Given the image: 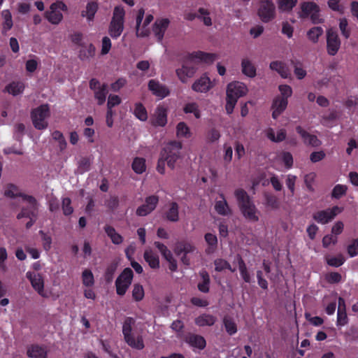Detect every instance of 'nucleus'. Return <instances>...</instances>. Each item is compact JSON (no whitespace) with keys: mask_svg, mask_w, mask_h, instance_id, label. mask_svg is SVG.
<instances>
[{"mask_svg":"<svg viewBox=\"0 0 358 358\" xmlns=\"http://www.w3.org/2000/svg\"><path fill=\"white\" fill-rule=\"evenodd\" d=\"M222 152V159L224 162L226 164L230 163L233 157L232 147L228 143H224L223 145Z\"/></svg>","mask_w":358,"mask_h":358,"instance_id":"obj_56","label":"nucleus"},{"mask_svg":"<svg viewBox=\"0 0 358 358\" xmlns=\"http://www.w3.org/2000/svg\"><path fill=\"white\" fill-rule=\"evenodd\" d=\"M182 143L178 141H170L164 146L157 166V170L159 173H165L166 163L171 169L176 168L177 162L182 158Z\"/></svg>","mask_w":358,"mask_h":358,"instance_id":"obj_2","label":"nucleus"},{"mask_svg":"<svg viewBox=\"0 0 358 358\" xmlns=\"http://www.w3.org/2000/svg\"><path fill=\"white\" fill-rule=\"evenodd\" d=\"M188 343L192 347L202 350L206 346L205 339L200 336L193 335L188 338Z\"/></svg>","mask_w":358,"mask_h":358,"instance_id":"obj_48","label":"nucleus"},{"mask_svg":"<svg viewBox=\"0 0 358 358\" xmlns=\"http://www.w3.org/2000/svg\"><path fill=\"white\" fill-rule=\"evenodd\" d=\"M241 70L242 73L249 78H254L256 76V67L248 58L242 59Z\"/></svg>","mask_w":358,"mask_h":358,"instance_id":"obj_36","label":"nucleus"},{"mask_svg":"<svg viewBox=\"0 0 358 358\" xmlns=\"http://www.w3.org/2000/svg\"><path fill=\"white\" fill-rule=\"evenodd\" d=\"M148 88L153 94L159 98H164L169 94V91L167 87L161 85L155 80H150L148 83Z\"/></svg>","mask_w":358,"mask_h":358,"instance_id":"obj_27","label":"nucleus"},{"mask_svg":"<svg viewBox=\"0 0 358 358\" xmlns=\"http://www.w3.org/2000/svg\"><path fill=\"white\" fill-rule=\"evenodd\" d=\"M183 111L186 114H193L196 119L201 117V112L199 104L196 102L191 101L185 104Z\"/></svg>","mask_w":358,"mask_h":358,"instance_id":"obj_39","label":"nucleus"},{"mask_svg":"<svg viewBox=\"0 0 358 358\" xmlns=\"http://www.w3.org/2000/svg\"><path fill=\"white\" fill-rule=\"evenodd\" d=\"M236 261L242 278L245 282H250L251 280V277L249 272L248 271L245 262L240 256H237Z\"/></svg>","mask_w":358,"mask_h":358,"instance_id":"obj_45","label":"nucleus"},{"mask_svg":"<svg viewBox=\"0 0 358 358\" xmlns=\"http://www.w3.org/2000/svg\"><path fill=\"white\" fill-rule=\"evenodd\" d=\"M176 135L178 138L189 139L192 138L193 133L186 122H180L176 127Z\"/></svg>","mask_w":358,"mask_h":358,"instance_id":"obj_30","label":"nucleus"},{"mask_svg":"<svg viewBox=\"0 0 358 358\" xmlns=\"http://www.w3.org/2000/svg\"><path fill=\"white\" fill-rule=\"evenodd\" d=\"M155 247L159 250L162 257L166 259L169 264V268L171 271H176L178 268L177 261L174 258L171 251L168 248L160 242L155 243Z\"/></svg>","mask_w":358,"mask_h":358,"instance_id":"obj_18","label":"nucleus"},{"mask_svg":"<svg viewBox=\"0 0 358 358\" xmlns=\"http://www.w3.org/2000/svg\"><path fill=\"white\" fill-rule=\"evenodd\" d=\"M297 0H278V10L282 13H289L296 5Z\"/></svg>","mask_w":358,"mask_h":358,"instance_id":"obj_43","label":"nucleus"},{"mask_svg":"<svg viewBox=\"0 0 358 358\" xmlns=\"http://www.w3.org/2000/svg\"><path fill=\"white\" fill-rule=\"evenodd\" d=\"M82 282L85 287H92L94 285V278L92 272L85 269L82 273Z\"/></svg>","mask_w":358,"mask_h":358,"instance_id":"obj_47","label":"nucleus"},{"mask_svg":"<svg viewBox=\"0 0 358 358\" xmlns=\"http://www.w3.org/2000/svg\"><path fill=\"white\" fill-rule=\"evenodd\" d=\"M159 198L157 196L152 195L146 198L145 203L139 206L136 211L138 216H145L150 214L157 206Z\"/></svg>","mask_w":358,"mask_h":358,"instance_id":"obj_19","label":"nucleus"},{"mask_svg":"<svg viewBox=\"0 0 358 358\" xmlns=\"http://www.w3.org/2000/svg\"><path fill=\"white\" fill-rule=\"evenodd\" d=\"M278 90L280 92V96L279 98L285 99L288 100V98L292 96L293 91L292 88L288 85H280L278 86Z\"/></svg>","mask_w":358,"mask_h":358,"instance_id":"obj_60","label":"nucleus"},{"mask_svg":"<svg viewBox=\"0 0 358 358\" xmlns=\"http://www.w3.org/2000/svg\"><path fill=\"white\" fill-rule=\"evenodd\" d=\"M170 24V20L168 18H159L157 19L152 28V31L155 36L159 41H161L164 36L165 31L169 27Z\"/></svg>","mask_w":358,"mask_h":358,"instance_id":"obj_21","label":"nucleus"},{"mask_svg":"<svg viewBox=\"0 0 358 358\" xmlns=\"http://www.w3.org/2000/svg\"><path fill=\"white\" fill-rule=\"evenodd\" d=\"M348 190V187L345 185L338 184L332 189L331 196L335 199H340L345 195Z\"/></svg>","mask_w":358,"mask_h":358,"instance_id":"obj_58","label":"nucleus"},{"mask_svg":"<svg viewBox=\"0 0 358 358\" xmlns=\"http://www.w3.org/2000/svg\"><path fill=\"white\" fill-rule=\"evenodd\" d=\"M215 269L216 271L222 272L229 270L234 273L236 271L235 268H232L229 263L223 259H217L214 261Z\"/></svg>","mask_w":358,"mask_h":358,"instance_id":"obj_46","label":"nucleus"},{"mask_svg":"<svg viewBox=\"0 0 358 358\" xmlns=\"http://www.w3.org/2000/svg\"><path fill=\"white\" fill-rule=\"evenodd\" d=\"M215 321V317L208 314L201 315L195 319V323L199 327L212 326Z\"/></svg>","mask_w":358,"mask_h":358,"instance_id":"obj_41","label":"nucleus"},{"mask_svg":"<svg viewBox=\"0 0 358 358\" xmlns=\"http://www.w3.org/2000/svg\"><path fill=\"white\" fill-rule=\"evenodd\" d=\"M299 16L301 18L309 17L315 24L322 23L323 20L320 17L319 6L313 1L303 2L300 5Z\"/></svg>","mask_w":358,"mask_h":358,"instance_id":"obj_8","label":"nucleus"},{"mask_svg":"<svg viewBox=\"0 0 358 358\" xmlns=\"http://www.w3.org/2000/svg\"><path fill=\"white\" fill-rule=\"evenodd\" d=\"M264 136L273 143H280L285 140L287 131L285 129H278L276 131L271 127L264 130Z\"/></svg>","mask_w":358,"mask_h":358,"instance_id":"obj_22","label":"nucleus"},{"mask_svg":"<svg viewBox=\"0 0 358 358\" xmlns=\"http://www.w3.org/2000/svg\"><path fill=\"white\" fill-rule=\"evenodd\" d=\"M1 15L2 17V33L6 34L13 26L12 15L9 10H3Z\"/></svg>","mask_w":358,"mask_h":358,"instance_id":"obj_35","label":"nucleus"},{"mask_svg":"<svg viewBox=\"0 0 358 358\" xmlns=\"http://www.w3.org/2000/svg\"><path fill=\"white\" fill-rule=\"evenodd\" d=\"M235 196L238 201V206L243 217L250 222H258L260 213L246 192L243 189H237L235 192Z\"/></svg>","mask_w":358,"mask_h":358,"instance_id":"obj_4","label":"nucleus"},{"mask_svg":"<svg viewBox=\"0 0 358 358\" xmlns=\"http://www.w3.org/2000/svg\"><path fill=\"white\" fill-rule=\"evenodd\" d=\"M326 259L329 265L335 267L341 266L345 262V258L342 255H339L336 257H328Z\"/></svg>","mask_w":358,"mask_h":358,"instance_id":"obj_61","label":"nucleus"},{"mask_svg":"<svg viewBox=\"0 0 358 358\" xmlns=\"http://www.w3.org/2000/svg\"><path fill=\"white\" fill-rule=\"evenodd\" d=\"M204 238L206 244L208 245V247L206 249V253L211 254L214 252L217 245V236L213 234L207 233L205 234Z\"/></svg>","mask_w":358,"mask_h":358,"instance_id":"obj_40","label":"nucleus"},{"mask_svg":"<svg viewBox=\"0 0 358 358\" xmlns=\"http://www.w3.org/2000/svg\"><path fill=\"white\" fill-rule=\"evenodd\" d=\"M196 72V69L184 63L181 68L176 69V75L182 83H187L189 78H192Z\"/></svg>","mask_w":358,"mask_h":358,"instance_id":"obj_28","label":"nucleus"},{"mask_svg":"<svg viewBox=\"0 0 358 358\" xmlns=\"http://www.w3.org/2000/svg\"><path fill=\"white\" fill-rule=\"evenodd\" d=\"M288 105V100L275 97L272 103V117L277 119L287 108Z\"/></svg>","mask_w":358,"mask_h":358,"instance_id":"obj_26","label":"nucleus"},{"mask_svg":"<svg viewBox=\"0 0 358 358\" xmlns=\"http://www.w3.org/2000/svg\"><path fill=\"white\" fill-rule=\"evenodd\" d=\"M112 47L110 39L108 36H104L101 40L100 54L101 55H107Z\"/></svg>","mask_w":358,"mask_h":358,"instance_id":"obj_62","label":"nucleus"},{"mask_svg":"<svg viewBox=\"0 0 358 358\" xmlns=\"http://www.w3.org/2000/svg\"><path fill=\"white\" fill-rule=\"evenodd\" d=\"M296 132L301 136L304 143L310 145L313 147H317L320 145V141L316 136L313 135L304 130L301 126L296 128Z\"/></svg>","mask_w":358,"mask_h":358,"instance_id":"obj_29","label":"nucleus"},{"mask_svg":"<svg viewBox=\"0 0 358 358\" xmlns=\"http://www.w3.org/2000/svg\"><path fill=\"white\" fill-rule=\"evenodd\" d=\"M209 15L210 12L204 8H200L198 10V18L202 20L203 23L208 27L212 25V20Z\"/></svg>","mask_w":358,"mask_h":358,"instance_id":"obj_54","label":"nucleus"},{"mask_svg":"<svg viewBox=\"0 0 358 358\" xmlns=\"http://www.w3.org/2000/svg\"><path fill=\"white\" fill-rule=\"evenodd\" d=\"M105 231L114 244H120L122 242L123 238L122 236L117 233L113 227L106 226L105 227Z\"/></svg>","mask_w":358,"mask_h":358,"instance_id":"obj_49","label":"nucleus"},{"mask_svg":"<svg viewBox=\"0 0 358 358\" xmlns=\"http://www.w3.org/2000/svg\"><path fill=\"white\" fill-rule=\"evenodd\" d=\"M175 254L180 257V261L185 265H189L192 255L196 252V248L189 242H178L174 248Z\"/></svg>","mask_w":358,"mask_h":358,"instance_id":"obj_10","label":"nucleus"},{"mask_svg":"<svg viewBox=\"0 0 358 358\" xmlns=\"http://www.w3.org/2000/svg\"><path fill=\"white\" fill-rule=\"evenodd\" d=\"M215 86V80H211L206 74H203L194 80L192 90L197 93H207Z\"/></svg>","mask_w":358,"mask_h":358,"instance_id":"obj_15","label":"nucleus"},{"mask_svg":"<svg viewBox=\"0 0 358 358\" xmlns=\"http://www.w3.org/2000/svg\"><path fill=\"white\" fill-rule=\"evenodd\" d=\"M166 217L171 222H177L179 220L178 205L173 202L169 204L166 212Z\"/></svg>","mask_w":358,"mask_h":358,"instance_id":"obj_42","label":"nucleus"},{"mask_svg":"<svg viewBox=\"0 0 358 358\" xmlns=\"http://www.w3.org/2000/svg\"><path fill=\"white\" fill-rule=\"evenodd\" d=\"M189 58L192 61H199L209 64H212L215 59H217V56L214 53L196 51L191 53Z\"/></svg>","mask_w":358,"mask_h":358,"instance_id":"obj_25","label":"nucleus"},{"mask_svg":"<svg viewBox=\"0 0 358 358\" xmlns=\"http://www.w3.org/2000/svg\"><path fill=\"white\" fill-rule=\"evenodd\" d=\"M134 320L132 318H127L122 327V333L125 342L131 348L136 350H143L145 347L142 335L134 333L132 330Z\"/></svg>","mask_w":358,"mask_h":358,"instance_id":"obj_5","label":"nucleus"},{"mask_svg":"<svg viewBox=\"0 0 358 358\" xmlns=\"http://www.w3.org/2000/svg\"><path fill=\"white\" fill-rule=\"evenodd\" d=\"M271 69L277 71L282 78H287L290 76V71L287 65L280 61H274L270 64Z\"/></svg>","mask_w":358,"mask_h":358,"instance_id":"obj_33","label":"nucleus"},{"mask_svg":"<svg viewBox=\"0 0 358 358\" xmlns=\"http://www.w3.org/2000/svg\"><path fill=\"white\" fill-rule=\"evenodd\" d=\"M327 5L331 10L340 14H343L345 11V6L341 3V0H328Z\"/></svg>","mask_w":358,"mask_h":358,"instance_id":"obj_57","label":"nucleus"},{"mask_svg":"<svg viewBox=\"0 0 358 358\" xmlns=\"http://www.w3.org/2000/svg\"><path fill=\"white\" fill-rule=\"evenodd\" d=\"M144 259L152 268L159 267V259L158 255L151 249L148 248L144 252Z\"/></svg>","mask_w":358,"mask_h":358,"instance_id":"obj_34","label":"nucleus"},{"mask_svg":"<svg viewBox=\"0 0 358 358\" xmlns=\"http://www.w3.org/2000/svg\"><path fill=\"white\" fill-rule=\"evenodd\" d=\"M94 97L97 101V103L99 105H103L106 101V94H107V85L99 88L98 90L94 91Z\"/></svg>","mask_w":358,"mask_h":358,"instance_id":"obj_52","label":"nucleus"},{"mask_svg":"<svg viewBox=\"0 0 358 358\" xmlns=\"http://www.w3.org/2000/svg\"><path fill=\"white\" fill-rule=\"evenodd\" d=\"M134 115L141 121H146L148 120V113L145 108L141 103L135 104Z\"/></svg>","mask_w":358,"mask_h":358,"instance_id":"obj_50","label":"nucleus"},{"mask_svg":"<svg viewBox=\"0 0 358 358\" xmlns=\"http://www.w3.org/2000/svg\"><path fill=\"white\" fill-rule=\"evenodd\" d=\"M145 292L143 287L140 284H135L132 289V297L136 301H141L143 299Z\"/></svg>","mask_w":358,"mask_h":358,"instance_id":"obj_55","label":"nucleus"},{"mask_svg":"<svg viewBox=\"0 0 358 358\" xmlns=\"http://www.w3.org/2000/svg\"><path fill=\"white\" fill-rule=\"evenodd\" d=\"M133 171L137 174H141L146 170L145 159L143 157H136L131 164Z\"/></svg>","mask_w":358,"mask_h":358,"instance_id":"obj_44","label":"nucleus"},{"mask_svg":"<svg viewBox=\"0 0 358 358\" xmlns=\"http://www.w3.org/2000/svg\"><path fill=\"white\" fill-rule=\"evenodd\" d=\"M215 209L217 213L222 215H227L231 213L230 208L223 195H220V199L215 201Z\"/></svg>","mask_w":358,"mask_h":358,"instance_id":"obj_38","label":"nucleus"},{"mask_svg":"<svg viewBox=\"0 0 358 358\" xmlns=\"http://www.w3.org/2000/svg\"><path fill=\"white\" fill-rule=\"evenodd\" d=\"M24 88L25 84L23 82L13 81L6 86V90L13 96H17L24 92Z\"/></svg>","mask_w":358,"mask_h":358,"instance_id":"obj_37","label":"nucleus"},{"mask_svg":"<svg viewBox=\"0 0 358 358\" xmlns=\"http://www.w3.org/2000/svg\"><path fill=\"white\" fill-rule=\"evenodd\" d=\"M50 116V110L48 104H43L31 111V117L34 127L37 129H45L48 126V119Z\"/></svg>","mask_w":358,"mask_h":358,"instance_id":"obj_7","label":"nucleus"},{"mask_svg":"<svg viewBox=\"0 0 358 358\" xmlns=\"http://www.w3.org/2000/svg\"><path fill=\"white\" fill-rule=\"evenodd\" d=\"M96 48L92 43L84 44L80 47L78 56L81 60H87L95 55Z\"/></svg>","mask_w":358,"mask_h":358,"instance_id":"obj_32","label":"nucleus"},{"mask_svg":"<svg viewBox=\"0 0 358 358\" xmlns=\"http://www.w3.org/2000/svg\"><path fill=\"white\" fill-rule=\"evenodd\" d=\"M341 47V40L337 32L333 29L327 31V49L330 55H335Z\"/></svg>","mask_w":358,"mask_h":358,"instance_id":"obj_17","label":"nucleus"},{"mask_svg":"<svg viewBox=\"0 0 358 358\" xmlns=\"http://www.w3.org/2000/svg\"><path fill=\"white\" fill-rule=\"evenodd\" d=\"M6 196L17 199L22 206V211L17 214V218L21 220L24 217L29 219L26 223L27 228L31 227L36 220V202L30 196L22 193L17 187L14 185H8L4 190Z\"/></svg>","mask_w":358,"mask_h":358,"instance_id":"obj_1","label":"nucleus"},{"mask_svg":"<svg viewBox=\"0 0 358 358\" xmlns=\"http://www.w3.org/2000/svg\"><path fill=\"white\" fill-rule=\"evenodd\" d=\"M167 107L159 105L151 115L150 122L154 127H163L167 124Z\"/></svg>","mask_w":358,"mask_h":358,"instance_id":"obj_16","label":"nucleus"},{"mask_svg":"<svg viewBox=\"0 0 358 358\" xmlns=\"http://www.w3.org/2000/svg\"><path fill=\"white\" fill-rule=\"evenodd\" d=\"M133 278V271L129 268H126L118 276L115 281L116 292L118 295H124L129 285L131 283Z\"/></svg>","mask_w":358,"mask_h":358,"instance_id":"obj_12","label":"nucleus"},{"mask_svg":"<svg viewBox=\"0 0 358 358\" xmlns=\"http://www.w3.org/2000/svg\"><path fill=\"white\" fill-rule=\"evenodd\" d=\"M99 9V3L95 1H90L81 10L80 15L89 22H92Z\"/></svg>","mask_w":358,"mask_h":358,"instance_id":"obj_24","label":"nucleus"},{"mask_svg":"<svg viewBox=\"0 0 358 358\" xmlns=\"http://www.w3.org/2000/svg\"><path fill=\"white\" fill-rule=\"evenodd\" d=\"M348 253L351 257L358 255V237L353 239L348 245Z\"/></svg>","mask_w":358,"mask_h":358,"instance_id":"obj_64","label":"nucleus"},{"mask_svg":"<svg viewBox=\"0 0 358 358\" xmlns=\"http://www.w3.org/2000/svg\"><path fill=\"white\" fill-rule=\"evenodd\" d=\"M343 210V207L335 206L331 208L315 213L313 215V219L318 223L325 224L334 220V217L341 213Z\"/></svg>","mask_w":358,"mask_h":358,"instance_id":"obj_13","label":"nucleus"},{"mask_svg":"<svg viewBox=\"0 0 358 358\" xmlns=\"http://www.w3.org/2000/svg\"><path fill=\"white\" fill-rule=\"evenodd\" d=\"M27 355L30 358H47L46 349L38 345H31L27 348Z\"/></svg>","mask_w":358,"mask_h":358,"instance_id":"obj_31","label":"nucleus"},{"mask_svg":"<svg viewBox=\"0 0 358 358\" xmlns=\"http://www.w3.org/2000/svg\"><path fill=\"white\" fill-rule=\"evenodd\" d=\"M68 7L62 1L52 3L45 13V18L52 24H58L63 20V12H66Z\"/></svg>","mask_w":358,"mask_h":358,"instance_id":"obj_9","label":"nucleus"},{"mask_svg":"<svg viewBox=\"0 0 358 358\" xmlns=\"http://www.w3.org/2000/svg\"><path fill=\"white\" fill-rule=\"evenodd\" d=\"M293 157L289 152L281 151L278 152L273 159V165L276 167L283 166L289 169L293 166Z\"/></svg>","mask_w":358,"mask_h":358,"instance_id":"obj_20","label":"nucleus"},{"mask_svg":"<svg viewBox=\"0 0 358 358\" xmlns=\"http://www.w3.org/2000/svg\"><path fill=\"white\" fill-rule=\"evenodd\" d=\"M33 289L42 297L48 298L49 294L44 289V276L36 271H28L26 273Z\"/></svg>","mask_w":358,"mask_h":358,"instance_id":"obj_11","label":"nucleus"},{"mask_svg":"<svg viewBox=\"0 0 358 358\" xmlns=\"http://www.w3.org/2000/svg\"><path fill=\"white\" fill-rule=\"evenodd\" d=\"M52 136L54 140L57 141L58 145L61 150H63L66 148L67 143L62 132L59 131H55L52 132Z\"/></svg>","mask_w":358,"mask_h":358,"instance_id":"obj_59","label":"nucleus"},{"mask_svg":"<svg viewBox=\"0 0 358 358\" xmlns=\"http://www.w3.org/2000/svg\"><path fill=\"white\" fill-rule=\"evenodd\" d=\"M294 73L296 77L297 78V79H299V80L303 79L307 75L306 70L304 69L302 64H301L299 62L294 64Z\"/></svg>","mask_w":358,"mask_h":358,"instance_id":"obj_63","label":"nucleus"},{"mask_svg":"<svg viewBox=\"0 0 358 358\" xmlns=\"http://www.w3.org/2000/svg\"><path fill=\"white\" fill-rule=\"evenodd\" d=\"M125 10L122 6L114 8L108 27V34L113 38L120 37L124 30Z\"/></svg>","mask_w":358,"mask_h":358,"instance_id":"obj_6","label":"nucleus"},{"mask_svg":"<svg viewBox=\"0 0 358 358\" xmlns=\"http://www.w3.org/2000/svg\"><path fill=\"white\" fill-rule=\"evenodd\" d=\"M248 86L240 81H233L227 86L225 109L227 114H231L238 99L245 96L248 92Z\"/></svg>","mask_w":358,"mask_h":358,"instance_id":"obj_3","label":"nucleus"},{"mask_svg":"<svg viewBox=\"0 0 358 358\" xmlns=\"http://www.w3.org/2000/svg\"><path fill=\"white\" fill-rule=\"evenodd\" d=\"M323 29L320 27H314L307 32V36L313 43H317L319 38L322 35Z\"/></svg>","mask_w":358,"mask_h":358,"instance_id":"obj_51","label":"nucleus"},{"mask_svg":"<svg viewBox=\"0 0 358 358\" xmlns=\"http://www.w3.org/2000/svg\"><path fill=\"white\" fill-rule=\"evenodd\" d=\"M258 15L264 22H268L275 17V8L271 0H262L259 3Z\"/></svg>","mask_w":358,"mask_h":358,"instance_id":"obj_14","label":"nucleus"},{"mask_svg":"<svg viewBox=\"0 0 358 358\" xmlns=\"http://www.w3.org/2000/svg\"><path fill=\"white\" fill-rule=\"evenodd\" d=\"M144 13L143 9L138 10L137 13L136 34L138 37H146L150 34L149 25L142 22Z\"/></svg>","mask_w":358,"mask_h":358,"instance_id":"obj_23","label":"nucleus"},{"mask_svg":"<svg viewBox=\"0 0 358 358\" xmlns=\"http://www.w3.org/2000/svg\"><path fill=\"white\" fill-rule=\"evenodd\" d=\"M202 282L198 285L199 289L202 292H208L209 290L210 278L206 271H202L201 273Z\"/></svg>","mask_w":358,"mask_h":358,"instance_id":"obj_53","label":"nucleus"}]
</instances>
